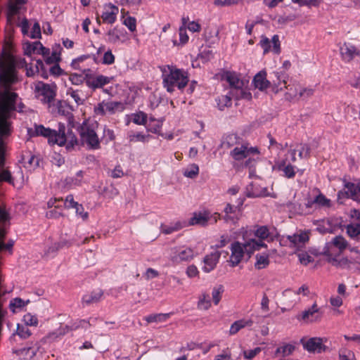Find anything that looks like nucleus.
Listing matches in <instances>:
<instances>
[{
  "label": "nucleus",
  "mask_w": 360,
  "mask_h": 360,
  "mask_svg": "<svg viewBox=\"0 0 360 360\" xmlns=\"http://www.w3.org/2000/svg\"><path fill=\"white\" fill-rule=\"evenodd\" d=\"M124 109L123 104L118 101H103L95 105L94 112L96 116H105L113 115L117 111H122Z\"/></svg>",
  "instance_id": "obj_11"
},
{
  "label": "nucleus",
  "mask_w": 360,
  "mask_h": 360,
  "mask_svg": "<svg viewBox=\"0 0 360 360\" xmlns=\"http://www.w3.org/2000/svg\"><path fill=\"white\" fill-rule=\"evenodd\" d=\"M216 101L219 109L221 110H224L226 107L231 106L232 103L231 95H221L218 96Z\"/></svg>",
  "instance_id": "obj_43"
},
{
  "label": "nucleus",
  "mask_w": 360,
  "mask_h": 360,
  "mask_svg": "<svg viewBox=\"0 0 360 360\" xmlns=\"http://www.w3.org/2000/svg\"><path fill=\"white\" fill-rule=\"evenodd\" d=\"M187 227V221H176L169 225H162L161 231L165 234H171L173 232L178 231L183 228Z\"/></svg>",
  "instance_id": "obj_29"
},
{
  "label": "nucleus",
  "mask_w": 360,
  "mask_h": 360,
  "mask_svg": "<svg viewBox=\"0 0 360 360\" xmlns=\"http://www.w3.org/2000/svg\"><path fill=\"white\" fill-rule=\"evenodd\" d=\"M22 7V0H9L8 8V20L10 22H15L18 27L22 32V20L18 17L15 19L16 15L20 13V11Z\"/></svg>",
  "instance_id": "obj_17"
},
{
  "label": "nucleus",
  "mask_w": 360,
  "mask_h": 360,
  "mask_svg": "<svg viewBox=\"0 0 360 360\" xmlns=\"http://www.w3.org/2000/svg\"><path fill=\"white\" fill-rule=\"evenodd\" d=\"M186 274L188 277L189 278H194L196 276H198L199 275V271L196 266L194 264L189 265L186 271Z\"/></svg>",
  "instance_id": "obj_63"
},
{
  "label": "nucleus",
  "mask_w": 360,
  "mask_h": 360,
  "mask_svg": "<svg viewBox=\"0 0 360 360\" xmlns=\"http://www.w3.org/2000/svg\"><path fill=\"white\" fill-rule=\"evenodd\" d=\"M76 214L80 217L84 221L89 218V213L84 211V208L82 204H79L75 207Z\"/></svg>",
  "instance_id": "obj_60"
},
{
  "label": "nucleus",
  "mask_w": 360,
  "mask_h": 360,
  "mask_svg": "<svg viewBox=\"0 0 360 360\" xmlns=\"http://www.w3.org/2000/svg\"><path fill=\"white\" fill-rule=\"evenodd\" d=\"M103 295V291L101 289H96L87 292L83 295L82 303L83 305H90L101 301Z\"/></svg>",
  "instance_id": "obj_23"
},
{
  "label": "nucleus",
  "mask_w": 360,
  "mask_h": 360,
  "mask_svg": "<svg viewBox=\"0 0 360 360\" xmlns=\"http://www.w3.org/2000/svg\"><path fill=\"white\" fill-rule=\"evenodd\" d=\"M162 127V123L160 120H156L153 117H150L149 123L148 124L146 129L148 131L157 134L160 131Z\"/></svg>",
  "instance_id": "obj_42"
},
{
  "label": "nucleus",
  "mask_w": 360,
  "mask_h": 360,
  "mask_svg": "<svg viewBox=\"0 0 360 360\" xmlns=\"http://www.w3.org/2000/svg\"><path fill=\"white\" fill-rule=\"evenodd\" d=\"M0 224L9 226L10 217L6 210L0 206Z\"/></svg>",
  "instance_id": "obj_58"
},
{
  "label": "nucleus",
  "mask_w": 360,
  "mask_h": 360,
  "mask_svg": "<svg viewBox=\"0 0 360 360\" xmlns=\"http://www.w3.org/2000/svg\"><path fill=\"white\" fill-rule=\"evenodd\" d=\"M69 79L72 82V84L79 85V84H82V82H83L84 79H85V78H84L83 76L81 75L73 73L70 75Z\"/></svg>",
  "instance_id": "obj_64"
},
{
  "label": "nucleus",
  "mask_w": 360,
  "mask_h": 360,
  "mask_svg": "<svg viewBox=\"0 0 360 360\" xmlns=\"http://www.w3.org/2000/svg\"><path fill=\"white\" fill-rule=\"evenodd\" d=\"M112 80V77H107L103 75L86 74L85 75L86 86L93 90L103 89L104 86L110 84Z\"/></svg>",
  "instance_id": "obj_13"
},
{
  "label": "nucleus",
  "mask_w": 360,
  "mask_h": 360,
  "mask_svg": "<svg viewBox=\"0 0 360 360\" xmlns=\"http://www.w3.org/2000/svg\"><path fill=\"white\" fill-rule=\"evenodd\" d=\"M295 350V346L290 344H286L277 348L276 353L282 354L283 356L290 355Z\"/></svg>",
  "instance_id": "obj_53"
},
{
  "label": "nucleus",
  "mask_w": 360,
  "mask_h": 360,
  "mask_svg": "<svg viewBox=\"0 0 360 360\" xmlns=\"http://www.w3.org/2000/svg\"><path fill=\"white\" fill-rule=\"evenodd\" d=\"M104 52L101 62L104 65H112L115 63V57L110 50L105 51V46H102L98 49V53Z\"/></svg>",
  "instance_id": "obj_37"
},
{
  "label": "nucleus",
  "mask_w": 360,
  "mask_h": 360,
  "mask_svg": "<svg viewBox=\"0 0 360 360\" xmlns=\"http://www.w3.org/2000/svg\"><path fill=\"white\" fill-rule=\"evenodd\" d=\"M278 168L283 172L284 176L287 178H293L295 176V167L290 164L286 165L285 162H283Z\"/></svg>",
  "instance_id": "obj_44"
},
{
  "label": "nucleus",
  "mask_w": 360,
  "mask_h": 360,
  "mask_svg": "<svg viewBox=\"0 0 360 360\" xmlns=\"http://www.w3.org/2000/svg\"><path fill=\"white\" fill-rule=\"evenodd\" d=\"M211 305L210 295L206 292L202 293L198 298V308L199 309L207 310L211 307Z\"/></svg>",
  "instance_id": "obj_39"
},
{
  "label": "nucleus",
  "mask_w": 360,
  "mask_h": 360,
  "mask_svg": "<svg viewBox=\"0 0 360 360\" xmlns=\"http://www.w3.org/2000/svg\"><path fill=\"white\" fill-rule=\"evenodd\" d=\"M243 204V199H238V202L236 205H231V203H226L223 210V219L226 221H231L233 222L238 220L242 214L241 207Z\"/></svg>",
  "instance_id": "obj_15"
},
{
  "label": "nucleus",
  "mask_w": 360,
  "mask_h": 360,
  "mask_svg": "<svg viewBox=\"0 0 360 360\" xmlns=\"http://www.w3.org/2000/svg\"><path fill=\"white\" fill-rule=\"evenodd\" d=\"M81 91L79 90H75L72 88H68L67 90V95L71 96L77 105L83 103V101L80 97Z\"/></svg>",
  "instance_id": "obj_55"
},
{
  "label": "nucleus",
  "mask_w": 360,
  "mask_h": 360,
  "mask_svg": "<svg viewBox=\"0 0 360 360\" xmlns=\"http://www.w3.org/2000/svg\"><path fill=\"white\" fill-rule=\"evenodd\" d=\"M58 131L50 128H46L41 124H35L34 128H28L27 134L30 137L41 136L48 139L50 143L55 144Z\"/></svg>",
  "instance_id": "obj_14"
},
{
  "label": "nucleus",
  "mask_w": 360,
  "mask_h": 360,
  "mask_svg": "<svg viewBox=\"0 0 360 360\" xmlns=\"http://www.w3.org/2000/svg\"><path fill=\"white\" fill-rule=\"evenodd\" d=\"M44 63L41 60H35L32 63H30L29 65H25L26 75L27 77H32L36 74L40 72V70H42Z\"/></svg>",
  "instance_id": "obj_34"
},
{
  "label": "nucleus",
  "mask_w": 360,
  "mask_h": 360,
  "mask_svg": "<svg viewBox=\"0 0 360 360\" xmlns=\"http://www.w3.org/2000/svg\"><path fill=\"white\" fill-rule=\"evenodd\" d=\"M63 51V48L59 44H55L52 46V52L50 55L43 56L44 58L45 62L46 64L51 65L52 63H59L61 60V52Z\"/></svg>",
  "instance_id": "obj_26"
},
{
  "label": "nucleus",
  "mask_w": 360,
  "mask_h": 360,
  "mask_svg": "<svg viewBox=\"0 0 360 360\" xmlns=\"http://www.w3.org/2000/svg\"><path fill=\"white\" fill-rule=\"evenodd\" d=\"M323 347L322 339L320 338H311L304 343V347L309 352L320 353Z\"/></svg>",
  "instance_id": "obj_27"
},
{
  "label": "nucleus",
  "mask_w": 360,
  "mask_h": 360,
  "mask_svg": "<svg viewBox=\"0 0 360 360\" xmlns=\"http://www.w3.org/2000/svg\"><path fill=\"white\" fill-rule=\"evenodd\" d=\"M314 94V89L313 88H303L302 89L298 95L295 94H291L290 93L286 94V98L288 100H292L294 98H308L311 97Z\"/></svg>",
  "instance_id": "obj_36"
},
{
  "label": "nucleus",
  "mask_w": 360,
  "mask_h": 360,
  "mask_svg": "<svg viewBox=\"0 0 360 360\" xmlns=\"http://www.w3.org/2000/svg\"><path fill=\"white\" fill-rule=\"evenodd\" d=\"M18 60L15 49L11 40H6L0 53V184L6 181L13 184L10 172L5 169V141L11 134L9 121L11 112L15 110L17 94L9 91L10 87L18 81L17 67Z\"/></svg>",
  "instance_id": "obj_1"
},
{
  "label": "nucleus",
  "mask_w": 360,
  "mask_h": 360,
  "mask_svg": "<svg viewBox=\"0 0 360 360\" xmlns=\"http://www.w3.org/2000/svg\"><path fill=\"white\" fill-rule=\"evenodd\" d=\"M78 130L83 145H86L90 150H98L101 148L100 139L93 129L84 123L79 126Z\"/></svg>",
  "instance_id": "obj_7"
},
{
  "label": "nucleus",
  "mask_w": 360,
  "mask_h": 360,
  "mask_svg": "<svg viewBox=\"0 0 360 360\" xmlns=\"http://www.w3.org/2000/svg\"><path fill=\"white\" fill-rule=\"evenodd\" d=\"M322 317V312L314 303L309 309L302 311L297 316L298 320H302L305 323H314L320 321Z\"/></svg>",
  "instance_id": "obj_18"
},
{
  "label": "nucleus",
  "mask_w": 360,
  "mask_h": 360,
  "mask_svg": "<svg viewBox=\"0 0 360 360\" xmlns=\"http://www.w3.org/2000/svg\"><path fill=\"white\" fill-rule=\"evenodd\" d=\"M151 136L149 134H143V132H134L131 131L127 134V139L129 143L136 142H148Z\"/></svg>",
  "instance_id": "obj_35"
},
{
  "label": "nucleus",
  "mask_w": 360,
  "mask_h": 360,
  "mask_svg": "<svg viewBox=\"0 0 360 360\" xmlns=\"http://www.w3.org/2000/svg\"><path fill=\"white\" fill-rule=\"evenodd\" d=\"M122 23L129 29L131 32L136 31V19L134 17L129 15V12L125 9H121Z\"/></svg>",
  "instance_id": "obj_32"
},
{
  "label": "nucleus",
  "mask_w": 360,
  "mask_h": 360,
  "mask_svg": "<svg viewBox=\"0 0 360 360\" xmlns=\"http://www.w3.org/2000/svg\"><path fill=\"white\" fill-rule=\"evenodd\" d=\"M259 153L257 147L251 146L248 142H242L230 152V156L238 162H243L244 167L251 168Z\"/></svg>",
  "instance_id": "obj_4"
},
{
  "label": "nucleus",
  "mask_w": 360,
  "mask_h": 360,
  "mask_svg": "<svg viewBox=\"0 0 360 360\" xmlns=\"http://www.w3.org/2000/svg\"><path fill=\"white\" fill-rule=\"evenodd\" d=\"M224 292V288L222 285H218L212 289V299L215 305H217L222 297Z\"/></svg>",
  "instance_id": "obj_47"
},
{
  "label": "nucleus",
  "mask_w": 360,
  "mask_h": 360,
  "mask_svg": "<svg viewBox=\"0 0 360 360\" xmlns=\"http://www.w3.org/2000/svg\"><path fill=\"white\" fill-rule=\"evenodd\" d=\"M199 174V167L196 164H192L184 172V175L188 178L194 179Z\"/></svg>",
  "instance_id": "obj_49"
},
{
  "label": "nucleus",
  "mask_w": 360,
  "mask_h": 360,
  "mask_svg": "<svg viewBox=\"0 0 360 360\" xmlns=\"http://www.w3.org/2000/svg\"><path fill=\"white\" fill-rule=\"evenodd\" d=\"M314 202L324 207H330L331 205L330 200L323 194H319L317 195L314 199Z\"/></svg>",
  "instance_id": "obj_56"
},
{
  "label": "nucleus",
  "mask_w": 360,
  "mask_h": 360,
  "mask_svg": "<svg viewBox=\"0 0 360 360\" xmlns=\"http://www.w3.org/2000/svg\"><path fill=\"white\" fill-rule=\"evenodd\" d=\"M24 55L32 56V55H42L46 56L49 54L50 49L44 47L41 42H24Z\"/></svg>",
  "instance_id": "obj_19"
},
{
  "label": "nucleus",
  "mask_w": 360,
  "mask_h": 360,
  "mask_svg": "<svg viewBox=\"0 0 360 360\" xmlns=\"http://www.w3.org/2000/svg\"><path fill=\"white\" fill-rule=\"evenodd\" d=\"M78 202L74 200L72 195H68L64 202V207L66 209L75 208Z\"/></svg>",
  "instance_id": "obj_62"
},
{
  "label": "nucleus",
  "mask_w": 360,
  "mask_h": 360,
  "mask_svg": "<svg viewBox=\"0 0 360 360\" xmlns=\"http://www.w3.org/2000/svg\"><path fill=\"white\" fill-rule=\"evenodd\" d=\"M214 360H233L231 349L229 347L224 349L221 354L215 356Z\"/></svg>",
  "instance_id": "obj_57"
},
{
  "label": "nucleus",
  "mask_w": 360,
  "mask_h": 360,
  "mask_svg": "<svg viewBox=\"0 0 360 360\" xmlns=\"http://www.w3.org/2000/svg\"><path fill=\"white\" fill-rule=\"evenodd\" d=\"M219 257L220 253L217 251L206 255L203 260L204 266L202 267V270L206 273L212 271L218 263Z\"/></svg>",
  "instance_id": "obj_22"
},
{
  "label": "nucleus",
  "mask_w": 360,
  "mask_h": 360,
  "mask_svg": "<svg viewBox=\"0 0 360 360\" xmlns=\"http://www.w3.org/2000/svg\"><path fill=\"white\" fill-rule=\"evenodd\" d=\"M171 314H150L144 318L148 323H161L165 322L169 319Z\"/></svg>",
  "instance_id": "obj_38"
},
{
  "label": "nucleus",
  "mask_w": 360,
  "mask_h": 360,
  "mask_svg": "<svg viewBox=\"0 0 360 360\" xmlns=\"http://www.w3.org/2000/svg\"><path fill=\"white\" fill-rule=\"evenodd\" d=\"M91 324L90 323L89 320H85V319H77L75 321H72L68 327L70 328V330H77L78 328H82L86 329L88 327H89Z\"/></svg>",
  "instance_id": "obj_46"
},
{
  "label": "nucleus",
  "mask_w": 360,
  "mask_h": 360,
  "mask_svg": "<svg viewBox=\"0 0 360 360\" xmlns=\"http://www.w3.org/2000/svg\"><path fill=\"white\" fill-rule=\"evenodd\" d=\"M55 144L60 146H65L67 150H70L73 149L75 146H78L79 141L72 130L68 129L66 132L65 125L59 123Z\"/></svg>",
  "instance_id": "obj_8"
},
{
  "label": "nucleus",
  "mask_w": 360,
  "mask_h": 360,
  "mask_svg": "<svg viewBox=\"0 0 360 360\" xmlns=\"http://www.w3.org/2000/svg\"><path fill=\"white\" fill-rule=\"evenodd\" d=\"M132 122L138 125H146L148 122V115L143 111H139L131 114Z\"/></svg>",
  "instance_id": "obj_41"
},
{
  "label": "nucleus",
  "mask_w": 360,
  "mask_h": 360,
  "mask_svg": "<svg viewBox=\"0 0 360 360\" xmlns=\"http://www.w3.org/2000/svg\"><path fill=\"white\" fill-rule=\"evenodd\" d=\"M340 54L342 60L346 63L360 62V46L352 42H344L340 46Z\"/></svg>",
  "instance_id": "obj_10"
},
{
  "label": "nucleus",
  "mask_w": 360,
  "mask_h": 360,
  "mask_svg": "<svg viewBox=\"0 0 360 360\" xmlns=\"http://www.w3.org/2000/svg\"><path fill=\"white\" fill-rule=\"evenodd\" d=\"M347 233L351 238L357 237L360 234V224H352L347 225Z\"/></svg>",
  "instance_id": "obj_52"
},
{
  "label": "nucleus",
  "mask_w": 360,
  "mask_h": 360,
  "mask_svg": "<svg viewBox=\"0 0 360 360\" xmlns=\"http://www.w3.org/2000/svg\"><path fill=\"white\" fill-rule=\"evenodd\" d=\"M160 68L163 86L168 92L172 93L176 89H183L188 84V75L184 70L169 65H162Z\"/></svg>",
  "instance_id": "obj_2"
},
{
  "label": "nucleus",
  "mask_w": 360,
  "mask_h": 360,
  "mask_svg": "<svg viewBox=\"0 0 360 360\" xmlns=\"http://www.w3.org/2000/svg\"><path fill=\"white\" fill-rule=\"evenodd\" d=\"M231 96H235L237 100L245 99L247 101H250L252 98L251 93L246 91L243 87L236 89V91H234V95Z\"/></svg>",
  "instance_id": "obj_48"
},
{
  "label": "nucleus",
  "mask_w": 360,
  "mask_h": 360,
  "mask_svg": "<svg viewBox=\"0 0 360 360\" xmlns=\"http://www.w3.org/2000/svg\"><path fill=\"white\" fill-rule=\"evenodd\" d=\"M347 198L360 202V186L354 183H347L344 192Z\"/></svg>",
  "instance_id": "obj_30"
},
{
  "label": "nucleus",
  "mask_w": 360,
  "mask_h": 360,
  "mask_svg": "<svg viewBox=\"0 0 360 360\" xmlns=\"http://www.w3.org/2000/svg\"><path fill=\"white\" fill-rule=\"evenodd\" d=\"M243 236H245L246 238H252L251 236H254L257 237L259 239L257 241H261L264 245L263 240L268 239L271 236L269 229L266 226H259L255 231H252L250 230H243Z\"/></svg>",
  "instance_id": "obj_21"
},
{
  "label": "nucleus",
  "mask_w": 360,
  "mask_h": 360,
  "mask_svg": "<svg viewBox=\"0 0 360 360\" xmlns=\"http://www.w3.org/2000/svg\"><path fill=\"white\" fill-rule=\"evenodd\" d=\"M243 238L244 243H241L238 241H236L231 245L230 249L231 254L229 262L232 266L238 265L245 254L250 257V255L255 250H258L264 246V244L261 241H257L255 238H246L244 236H243Z\"/></svg>",
  "instance_id": "obj_3"
},
{
  "label": "nucleus",
  "mask_w": 360,
  "mask_h": 360,
  "mask_svg": "<svg viewBox=\"0 0 360 360\" xmlns=\"http://www.w3.org/2000/svg\"><path fill=\"white\" fill-rule=\"evenodd\" d=\"M221 218V214L218 212L211 214L209 211L194 212L193 217L187 221V226L200 225L207 226L210 224H215Z\"/></svg>",
  "instance_id": "obj_9"
},
{
  "label": "nucleus",
  "mask_w": 360,
  "mask_h": 360,
  "mask_svg": "<svg viewBox=\"0 0 360 360\" xmlns=\"http://www.w3.org/2000/svg\"><path fill=\"white\" fill-rule=\"evenodd\" d=\"M242 139L237 134H230L224 136L221 141V147L226 149L231 148L239 146L242 142Z\"/></svg>",
  "instance_id": "obj_31"
},
{
  "label": "nucleus",
  "mask_w": 360,
  "mask_h": 360,
  "mask_svg": "<svg viewBox=\"0 0 360 360\" xmlns=\"http://www.w3.org/2000/svg\"><path fill=\"white\" fill-rule=\"evenodd\" d=\"M121 34L122 31L117 27L109 30L107 32L108 41L112 44L118 42L120 40Z\"/></svg>",
  "instance_id": "obj_40"
},
{
  "label": "nucleus",
  "mask_w": 360,
  "mask_h": 360,
  "mask_svg": "<svg viewBox=\"0 0 360 360\" xmlns=\"http://www.w3.org/2000/svg\"><path fill=\"white\" fill-rule=\"evenodd\" d=\"M198 255L197 252L187 245L176 246L171 249L169 261L174 265L190 262Z\"/></svg>",
  "instance_id": "obj_5"
},
{
  "label": "nucleus",
  "mask_w": 360,
  "mask_h": 360,
  "mask_svg": "<svg viewBox=\"0 0 360 360\" xmlns=\"http://www.w3.org/2000/svg\"><path fill=\"white\" fill-rule=\"evenodd\" d=\"M255 88L260 91L266 90L270 87L271 82L266 79V72L265 71L259 72L252 81Z\"/></svg>",
  "instance_id": "obj_24"
},
{
  "label": "nucleus",
  "mask_w": 360,
  "mask_h": 360,
  "mask_svg": "<svg viewBox=\"0 0 360 360\" xmlns=\"http://www.w3.org/2000/svg\"><path fill=\"white\" fill-rule=\"evenodd\" d=\"M119 13L117 6L108 4L104 6L103 11L101 15L97 14L96 22L98 24L101 22L104 24H113L117 20V15Z\"/></svg>",
  "instance_id": "obj_12"
},
{
  "label": "nucleus",
  "mask_w": 360,
  "mask_h": 360,
  "mask_svg": "<svg viewBox=\"0 0 360 360\" xmlns=\"http://www.w3.org/2000/svg\"><path fill=\"white\" fill-rule=\"evenodd\" d=\"M262 351L260 347H256L254 349L245 350L243 352L244 358L246 359H252L259 354Z\"/></svg>",
  "instance_id": "obj_59"
},
{
  "label": "nucleus",
  "mask_w": 360,
  "mask_h": 360,
  "mask_svg": "<svg viewBox=\"0 0 360 360\" xmlns=\"http://www.w3.org/2000/svg\"><path fill=\"white\" fill-rule=\"evenodd\" d=\"M223 79L227 82L231 89V95H234V91L243 86L244 82L240 76L235 72L227 71L223 75Z\"/></svg>",
  "instance_id": "obj_20"
},
{
  "label": "nucleus",
  "mask_w": 360,
  "mask_h": 360,
  "mask_svg": "<svg viewBox=\"0 0 360 360\" xmlns=\"http://www.w3.org/2000/svg\"><path fill=\"white\" fill-rule=\"evenodd\" d=\"M32 89L36 97L44 103H51L56 96L57 86L54 84L36 82L33 84Z\"/></svg>",
  "instance_id": "obj_6"
},
{
  "label": "nucleus",
  "mask_w": 360,
  "mask_h": 360,
  "mask_svg": "<svg viewBox=\"0 0 360 360\" xmlns=\"http://www.w3.org/2000/svg\"><path fill=\"white\" fill-rule=\"evenodd\" d=\"M63 209L61 205L56 206V208L49 210L46 213V217L48 219H58L63 216Z\"/></svg>",
  "instance_id": "obj_45"
},
{
  "label": "nucleus",
  "mask_w": 360,
  "mask_h": 360,
  "mask_svg": "<svg viewBox=\"0 0 360 360\" xmlns=\"http://www.w3.org/2000/svg\"><path fill=\"white\" fill-rule=\"evenodd\" d=\"M254 321L252 319H241L233 322L229 329L230 335L236 334L240 330L246 328L252 327Z\"/></svg>",
  "instance_id": "obj_28"
},
{
  "label": "nucleus",
  "mask_w": 360,
  "mask_h": 360,
  "mask_svg": "<svg viewBox=\"0 0 360 360\" xmlns=\"http://www.w3.org/2000/svg\"><path fill=\"white\" fill-rule=\"evenodd\" d=\"M29 22L27 19L24 18V35L27 34L32 39L41 38V28L39 22H35L32 27L31 31L28 32Z\"/></svg>",
  "instance_id": "obj_33"
},
{
  "label": "nucleus",
  "mask_w": 360,
  "mask_h": 360,
  "mask_svg": "<svg viewBox=\"0 0 360 360\" xmlns=\"http://www.w3.org/2000/svg\"><path fill=\"white\" fill-rule=\"evenodd\" d=\"M9 308L13 313L20 311L22 309V300L19 297L12 300L10 302Z\"/></svg>",
  "instance_id": "obj_54"
},
{
  "label": "nucleus",
  "mask_w": 360,
  "mask_h": 360,
  "mask_svg": "<svg viewBox=\"0 0 360 360\" xmlns=\"http://www.w3.org/2000/svg\"><path fill=\"white\" fill-rule=\"evenodd\" d=\"M179 40L181 44H185L188 41L189 37L184 26H181L179 30Z\"/></svg>",
  "instance_id": "obj_61"
},
{
  "label": "nucleus",
  "mask_w": 360,
  "mask_h": 360,
  "mask_svg": "<svg viewBox=\"0 0 360 360\" xmlns=\"http://www.w3.org/2000/svg\"><path fill=\"white\" fill-rule=\"evenodd\" d=\"M332 244L339 250L338 252L334 255L332 252L333 248H330L325 254L328 257V262L335 265L338 262L336 257L339 256L347 248L348 243L342 236H338L333 238Z\"/></svg>",
  "instance_id": "obj_16"
},
{
  "label": "nucleus",
  "mask_w": 360,
  "mask_h": 360,
  "mask_svg": "<svg viewBox=\"0 0 360 360\" xmlns=\"http://www.w3.org/2000/svg\"><path fill=\"white\" fill-rule=\"evenodd\" d=\"M257 262L255 263V267L257 269H262L266 267L269 264V257L267 255H257Z\"/></svg>",
  "instance_id": "obj_51"
},
{
  "label": "nucleus",
  "mask_w": 360,
  "mask_h": 360,
  "mask_svg": "<svg viewBox=\"0 0 360 360\" xmlns=\"http://www.w3.org/2000/svg\"><path fill=\"white\" fill-rule=\"evenodd\" d=\"M24 323L26 326L34 327L36 328L39 323V320L37 316L27 313L24 315Z\"/></svg>",
  "instance_id": "obj_50"
},
{
  "label": "nucleus",
  "mask_w": 360,
  "mask_h": 360,
  "mask_svg": "<svg viewBox=\"0 0 360 360\" xmlns=\"http://www.w3.org/2000/svg\"><path fill=\"white\" fill-rule=\"evenodd\" d=\"M288 240L290 243V245L300 249L303 248L305 243L309 240L308 233L306 232H301L300 233H295L292 236H288Z\"/></svg>",
  "instance_id": "obj_25"
}]
</instances>
